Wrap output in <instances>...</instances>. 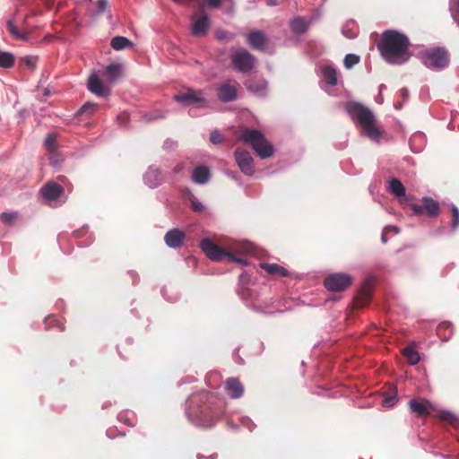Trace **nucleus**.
<instances>
[{"instance_id":"nucleus-58","label":"nucleus","mask_w":459,"mask_h":459,"mask_svg":"<svg viewBox=\"0 0 459 459\" xmlns=\"http://www.w3.org/2000/svg\"><path fill=\"white\" fill-rule=\"evenodd\" d=\"M173 1L176 2V3H182L183 2V0H173Z\"/></svg>"},{"instance_id":"nucleus-5","label":"nucleus","mask_w":459,"mask_h":459,"mask_svg":"<svg viewBox=\"0 0 459 459\" xmlns=\"http://www.w3.org/2000/svg\"><path fill=\"white\" fill-rule=\"evenodd\" d=\"M422 63L431 69H443L450 61L449 53L444 48L436 47L420 53Z\"/></svg>"},{"instance_id":"nucleus-18","label":"nucleus","mask_w":459,"mask_h":459,"mask_svg":"<svg viewBox=\"0 0 459 459\" xmlns=\"http://www.w3.org/2000/svg\"><path fill=\"white\" fill-rule=\"evenodd\" d=\"M409 407L418 417H427L431 412V404L426 400L412 399L409 402Z\"/></svg>"},{"instance_id":"nucleus-42","label":"nucleus","mask_w":459,"mask_h":459,"mask_svg":"<svg viewBox=\"0 0 459 459\" xmlns=\"http://www.w3.org/2000/svg\"><path fill=\"white\" fill-rule=\"evenodd\" d=\"M223 135L217 131L212 132L210 136V141L214 144L221 143L223 141Z\"/></svg>"},{"instance_id":"nucleus-37","label":"nucleus","mask_w":459,"mask_h":459,"mask_svg":"<svg viewBox=\"0 0 459 459\" xmlns=\"http://www.w3.org/2000/svg\"><path fill=\"white\" fill-rule=\"evenodd\" d=\"M359 62V56L354 54H348L344 57V66L348 69Z\"/></svg>"},{"instance_id":"nucleus-4","label":"nucleus","mask_w":459,"mask_h":459,"mask_svg":"<svg viewBox=\"0 0 459 459\" xmlns=\"http://www.w3.org/2000/svg\"><path fill=\"white\" fill-rule=\"evenodd\" d=\"M238 140L251 145L255 153L262 159L273 154V145L265 139L264 134L255 129L241 128L238 134Z\"/></svg>"},{"instance_id":"nucleus-44","label":"nucleus","mask_w":459,"mask_h":459,"mask_svg":"<svg viewBox=\"0 0 459 459\" xmlns=\"http://www.w3.org/2000/svg\"><path fill=\"white\" fill-rule=\"evenodd\" d=\"M108 6V0H98L97 2V12L103 13Z\"/></svg>"},{"instance_id":"nucleus-41","label":"nucleus","mask_w":459,"mask_h":459,"mask_svg":"<svg viewBox=\"0 0 459 459\" xmlns=\"http://www.w3.org/2000/svg\"><path fill=\"white\" fill-rule=\"evenodd\" d=\"M95 108H96L95 104L86 103L78 110L77 114L78 115H82V114H85V113L91 114L94 111Z\"/></svg>"},{"instance_id":"nucleus-25","label":"nucleus","mask_w":459,"mask_h":459,"mask_svg":"<svg viewBox=\"0 0 459 459\" xmlns=\"http://www.w3.org/2000/svg\"><path fill=\"white\" fill-rule=\"evenodd\" d=\"M437 333L442 340L448 341L454 333L453 325L447 321L442 322L438 325Z\"/></svg>"},{"instance_id":"nucleus-16","label":"nucleus","mask_w":459,"mask_h":459,"mask_svg":"<svg viewBox=\"0 0 459 459\" xmlns=\"http://www.w3.org/2000/svg\"><path fill=\"white\" fill-rule=\"evenodd\" d=\"M88 89L91 92L99 97H106L110 93L109 88L105 86L101 80L95 74L90 76L88 80Z\"/></svg>"},{"instance_id":"nucleus-31","label":"nucleus","mask_w":459,"mask_h":459,"mask_svg":"<svg viewBox=\"0 0 459 459\" xmlns=\"http://www.w3.org/2000/svg\"><path fill=\"white\" fill-rule=\"evenodd\" d=\"M247 88L249 91H252L258 95H264L266 91V83L264 81H250L247 83Z\"/></svg>"},{"instance_id":"nucleus-57","label":"nucleus","mask_w":459,"mask_h":459,"mask_svg":"<svg viewBox=\"0 0 459 459\" xmlns=\"http://www.w3.org/2000/svg\"><path fill=\"white\" fill-rule=\"evenodd\" d=\"M7 23H8V29H16V28L13 26V24L12 21H8V22H7Z\"/></svg>"},{"instance_id":"nucleus-51","label":"nucleus","mask_w":459,"mask_h":459,"mask_svg":"<svg viewBox=\"0 0 459 459\" xmlns=\"http://www.w3.org/2000/svg\"><path fill=\"white\" fill-rule=\"evenodd\" d=\"M355 24H356L355 20H353V19H350V20H348V21L345 22V24H344V26H343V28H342V29H347V28H349L350 26H353V25H355Z\"/></svg>"},{"instance_id":"nucleus-59","label":"nucleus","mask_w":459,"mask_h":459,"mask_svg":"<svg viewBox=\"0 0 459 459\" xmlns=\"http://www.w3.org/2000/svg\"><path fill=\"white\" fill-rule=\"evenodd\" d=\"M393 230L398 232L397 229L395 227H393Z\"/></svg>"},{"instance_id":"nucleus-10","label":"nucleus","mask_w":459,"mask_h":459,"mask_svg":"<svg viewBox=\"0 0 459 459\" xmlns=\"http://www.w3.org/2000/svg\"><path fill=\"white\" fill-rule=\"evenodd\" d=\"M234 156L241 172L249 177L253 176L255 173V165L251 154L247 151L237 149Z\"/></svg>"},{"instance_id":"nucleus-12","label":"nucleus","mask_w":459,"mask_h":459,"mask_svg":"<svg viewBox=\"0 0 459 459\" xmlns=\"http://www.w3.org/2000/svg\"><path fill=\"white\" fill-rule=\"evenodd\" d=\"M202 6L212 10L222 8L224 13L232 15L236 4L234 0H202Z\"/></svg>"},{"instance_id":"nucleus-47","label":"nucleus","mask_w":459,"mask_h":459,"mask_svg":"<svg viewBox=\"0 0 459 459\" xmlns=\"http://www.w3.org/2000/svg\"><path fill=\"white\" fill-rule=\"evenodd\" d=\"M192 207L195 212H201L204 208L203 204L197 201H192Z\"/></svg>"},{"instance_id":"nucleus-45","label":"nucleus","mask_w":459,"mask_h":459,"mask_svg":"<svg viewBox=\"0 0 459 459\" xmlns=\"http://www.w3.org/2000/svg\"><path fill=\"white\" fill-rule=\"evenodd\" d=\"M414 214H421L424 212V206L422 204H413L411 206Z\"/></svg>"},{"instance_id":"nucleus-21","label":"nucleus","mask_w":459,"mask_h":459,"mask_svg":"<svg viewBox=\"0 0 459 459\" xmlns=\"http://www.w3.org/2000/svg\"><path fill=\"white\" fill-rule=\"evenodd\" d=\"M211 172L206 166H198L193 170L192 179L196 184H205L209 181Z\"/></svg>"},{"instance_id":"nucleus-54","label":"nucleus","mask_w":459,"mask_h":459,"mask_svg":"<svg viewBox=\"0 0 459 459\" xmlns=\"http://www.w3.org/2000/svg\"><path fill=\"white\" fill-rule=\"evenodd\" d=\"M343 32H344V35L348 38L355 37V35L352 34V30H343Z\"/></svg>"},{"instance_id":"nucleus-50","label":"nucleus","mask_w":459,"mask_h":459,"mask_svg":"<svg viewBox=\"0 0 459 459\" xmlns=\"http://www.w3.org/2000/svg\"><path fill=\"white\" fill-rule=\"evenodd\" d=\"M24 62H25V64H26L29 67H30V68H32V69L34 68V66H35V65H34V61H33L31 58H30V57H26V58L24 59Z\"/></svg>"},{"instance_id":"nucleus-6","label":"nucleus","mask_w":459,"mask_h":459,"mask_svg":"<svg viewBox=\"0 0 459 459\" xmlns=\"http://www.w3.org/2000/svg\"><path fill=\"white\" fill-rule=\"evenodd\" d=\"M200 247L203 252L212 261H221L223 258H228L231 261H236L240 264H246V261L241 258H236L233 255L226 251L224 248L216 245L210 238H204L201 241Z\"/></svg>"},{"instance_id":"nucleus-20","label":"nucleus","mask_w":459,"mask_h":459,"mask_svg":"<svg viewBox=\"0 0 459 459\" xmlns=\"http://www.w3.org/2000/svg\"><path fill=\"white\" fill-rule=\"evenodd\" d=\"M247 41L253 48L257 50L264 49L267 44V39L261 30H254L249 33Z\"/></svg>"},{"instance_id":"nucleus-33","label":"nucleus","mask_w":459,"mask_h":459,"mask_svg":"<svg viewBox=\"0 0 459 459\" xmlns=\"http://www.w3.org/2000/svg\"><path fill=\"white\" fill-rule=\"evenodd\" d=\"M14 56L9 52H3L0 50V67L11 68L14 65Z\"/></svg>"},{"instance_id":"nucleus-35","label":"nucleus","mask_w":459,"mask_h":459,"mask_svg":"<svg viewBox=\"0 0 459 459\" xmlns=\"http://www.w3.org/2000/svg\"><path fill=\"white\" fill-rule=\"evenodd\" d=\"M449 9L451 12V15L454 20L457 22L459 26V0H450L449 1Z\"/></svg>"},{"instance_id":"nucleus-55","label":"nucleus","mask_w":459,"mask_h":459,"mask_svg":"<svg viewBox=\"0 0 459 459\" xmlns=\"http://www.w3.org/2000/svg\"><path fill=\"white\" fill-rule=\"evenodd\" d=\"M382 238V241H383L384 243H386L387 238H386V231H385V230L383 232V234H382V238Z\"/></svg>"},{"instance_id":"nucleus-30","label":"nucleus","mask_w":459,"mask_h":459,"mask_svg":"<svg viewBox=\"0 0 459 459\" xmlns=\"http://www.w3.org/2000/svg\"><path fill=\"white\" fill-rule=\"evenodd\" d=\"M323 77L324 80L329 85H336L337 84V72L332 66H326L323 70Z\"/></svg>"},{"instance_id":"nucleus-9","label":"nucleus","mask_w":459,"mask_h":459,"mask_svg":"<svg viewBox=\"0 0 459 459\" xmlns=\"http://www.w3.org/2000/svg\"><path fill=\"white\" fill-rule=\"evenodd\" d=\"M352 283V278L347 273H333L324 281L325 287L331 291H342Z\"/></svg>"},{"instance_id":"nucleus-29","label":"nucleus","mask_w":459,"mask_h":459,"mask_svg":"<svg viewBox=\"0 0 459 459\" xmlns=\"http://www.w3.org/2000/svg\"><path fill=\"white\" fill-rule=\"evenodd\" d=\"M389 189L397 197H402L405 195V187L403 185V183L397 178H393L390 180Z\"/></svg>"},{"instance_id":"nucleus-36","label":"nucleus","mask_w":459,"mask_h":459,"mask_svg":"<svg viewBox=\"0 0 459 459\" xmlns=\"http://www.w3.org/2000/svg\"><path fill=\"white\" fill-rule=\"evenodd\" d=\"M45 146L50 153H54L56 148V134H48L45 140Z\"/></svg>"},{"instance_id":"nucleus-11","label":"nucleus","mask_w":459,"mask_h":459,"mask_svg":"<svg viewBox=\"0 0 459 459\" xmlns=\"http://www.w3.org/2000/svg\"><path fill=\"white\" fill-rule=\"evenodd\" d=\"M173 99L185 106L195 105L204 101L202 91L186 89L176 94Z\"/></svg>"},{"instance_id":"nucleus-23","label":"nucleus","mask_w":459,"mask_h":459,"mask_svg":"<svg viewBox=\"0 0 459 459\" xmlns=\"http://www.w3.org/2000/svg\"><path fill=\"white\" fill-rule=\"evenodd\" d=\"M260 266L262 269H264L267 273L271 275H280L282 277L289 276L288 270L279 265L278 264L262 263Z\"/></svg>"},{"instance_id":"nucleus-7","label":"nucleus","mask_w":459,"mask_h":459,"mask_svg":"<svg viewBox=\"0 0 459 459\" xmlns=\"http://www.w3.org/2000/svg\"><path fill=\"white\" fill-rule=\"evenodd\" d=\"M10 32L14 39L29 42L31 45H47L56 38L51 33L41 36L39 30H10Z\"/></svg>"},{"instance_id":"nucleus-40","label":"nucleus","mask_w":459,"mask_h":459,"mask_svg":"<svg viewBox=\"0 0 459 459\" xmlns=\"http://www.w3.org/2000/svg\"><path fill=\"white\" fill-rule=\"evenodd\" d=\"M451 215H452V228L454 230L457 229L459 227V210L453 206L451 208Z\"/></svg>"},{"instance_id":"nucleus-19","label":"nucleus","mask_w":459,"mask_h":459,"mask_svg":"<svg viewBox=\"0 0 459 459\" xmlns=\"http://www.w3.org/2000/svg\"><path fill=\"white\" fill-rule=\"evenodd\" d=\"M225 390L233 399H238L244 394V386L236 377H230L225 381Z\"/></svg>"},{"instance_id":"nucleus-26","label":"nucleus","mask_w":459,"mask_h":459,"mask_svg":"<svg viewBox=\"0 0 459 459\" xmlns=\"http://www.w3.org/2000/svg\"><path fill=\"white\" fill-rule=\"evenodd\" d=\"M120 74V65L111 64L105 69L104 75L109 82L116 81Z\"/></svg>"},{"instance_id":"nucleus-46","label":"nucleus","mask_w":459,"mask_h":459,"mask_svg":"<svg viewBox=\"0 0 459 459\" xmlns=\"http://www.w3.org/2000/svg\"><path fill=\"white\" fill-rule=\"evenodd\" d=\"M128 119L129 116L126 112H123L117 116V120L119 121L120 124H126Z\"/></svg>"},{"instance_id":"nucleus-43","label":"nucleus","mask_w":459,"mask_h":459,"mask_svg":"<svg viewBox=\"0 0 459 459\" xmlns=\"http://www.w3.org/2000/svg\"><path fill=\"white\" fill-rule=\"evenodd\" d=\"M45 322L49 325H52L55 323L56 326L60 329V331L65 330V326L61 323H58L54 316L48 317Z\"/></svg>"},{"instance_id":"nucleus-56","label":"nucleus","mask_w":459,"mask_h":459,"mask_svg":"<svg viewBox=\"0 0 459 459\" xmlns=\"http://www.w3.org/2000/svg\"><path fill=\"white\" fill-rule=\"evenodd\" d=\"M407 95H408V90H407V89H405V88H403V89L402 90V96H403V97H406Z\"/></svg>"},{"instance_id":"nucleus-17","label":"nucleus","mask_w":459,"mask_h":459,"mask_svg":"<svg viewBox=\"0 0 459 459\" xmlns=\"http://www.w3.org/2000/svg\"><path fill=\"white\" fill-rule=\"evenodd\" d=\"M185 238L186 234L179 229H172L169 230L164 237L165 243L171 248H178L181 247Z\"/></svg>"},{"instance_id":"nucleus-48","label":"nucleus","mask_w":459,"mask_h":459,"mask_svg":"<svg viewBox=\"0 0 459 459\" xmlns=\"http://www.w3.org/2000/svg\"><path fill=\"white\" fill-rule=\"evenodd\" d=\"M192 34H193V36H195V37H203V36H205L206 30H192Z\"/></svg>"},{"instance_id":"nucleus-3","label":"nucleus","mask_w":459,"mask_h":459,"mask_svg":"<svg viewBox=\"0 0 459 459\" xmlns=\"http://www.w3.org/2000/svg\"><path fill=\"white\" fill-rule=\"evenodd\" d=\"M345 110L362 130V133L371 140H377L381 132L376 125V117L373 112L362 104L350 101L345 106Z\"/></svg>"},{"instance_id":"nucleus-24","label":"nucleus","mask_w":459,"mask_h":459,"mask_svg":"<svg viewBox=\"0 0 459 459\" xmlns=\"http://www.w3.org/2000/svg\"><path fill=\"white\" fill-rule=\"evenodd\" d=\"M424 212L429 217H435L439 213V204L430 197H424L422 199Z\"/></svg>"},{"instance_id":"nucleus-2","label":"nucleus","mask_w":459,"mask_h":459,"mask_svg":"<svg viewBox=\"0 0 459 459\" xmlns=\"http://www.w3.org/2000/svg\"><path fill=\"white\" fill-rule=\"evenodd\" d=\"M409 39L397 30H385L377 48L383 58L392 65H402L409 60Z\"/></svg>"},{"instance_id":"nucleus-28","label":"nucleus","mask_w":459,"mask_h":459,"mask_svg":"<svg viewBox=\"0 0 459 459\" xmlns=\"http://www.w3.org/2000/svg\"><path fill=\"white\" fill-rule=\"evenodd\" d=\"M403 355L411 365H416L420 359L419 352L411 346L404 348L403 350Z\"/></svg>"},{"instance_id":"nucleus-8","label":"nucleus","mask_w":459,"mask_h":459,"mask_svg":"<svg viewBox=\"0 0 459 459\" xmlns=\"http://www.w3.org/2000/svg\"><path fill=\"white\" fill-rule=\"evenodd\" d=\"M231 62L238 71L248 73L254 68L255 58L247 50L239 49L231 55Z\"/></svg>"},{"instance_id":"nucleus-52","label":"nucleus","mask_w":459,"mask_h":459,"mask_svg":"<svg viewBox=\"0 0 459 459\" xmlns=\"http://www.w3.org/2000/svg\"><path fill=\"white\" fill-rule=\"evenodd\" d=\"M225 37L224 35V30H217V33H216V38L218 39H223Z\"/></svg>"},{"instance_id":"nucleus-53","label":"nucleus","mask_w":459,"mask_h":459,"mask_svg":"<svg viewBox=\"0 0 459 459\" xmlns=\"http://www.w3.org/2000/svg\"><path fill=\"white\" fill-rule=\"evenodd\" d=\"M183 169V164L182 163H178L175 166L174 168V172L175 173H178L179 171H181Z\"/></svg>"},{"instance_id":"nucleus-32","label":"nucleus","mask_w":459,"mask_h":459,"mask_svg":"<svg viewBox=\"0 0 459 459\" xmlns=\"http://www.w3.org/2000/svg\"><path fill=\"white\" fill-rule=\"evenodd\" d=\"M436 417L455 427L459 424L458 418L454 413L448 411H440Z\"/></svg>"},{"instance_id":"nucleus-38","label":"nucleus","mask_w":459,"mask_h":459,"mask_svg":"<svg viewBox=\"0 0 459 459\" xmlns=\"http://www.w3.org/2000/svg\"><path fill=\"white\" fill-rule=\"evenodd\" d=\"M397 402L396 392L392 394L386 395L382 400V405L385 407H393Z\"/></svg>"},{"instance_id":"nucleus-15","label":"nucleus","mask_w":459,"mask_h":459,"mask_svg":"<svg viewBox=\"0 0 459 459\" xmlns=\"http://www.w3.org/2000/svg\"><path fill=\"white\" fill-rule=\"evenodd\" d=\"M65 189L62 186L56 182H48L41 189L40 193L42 196L49 201H55L64 193Z\"/></svg>"},{"instance_id":"nucleus-1","label":"nucleus","mask_w":459,"mask_h":459,"mask_svg":"<svg viewBox=\"0 0 459 459\" xmlns=\"http://www.w3.org/2000/svg\"><path fill=\"white\" fill-rule=\"evenodd\" d=\"M187 403L191 420L206 428L212 427L225 410L223 399L208 391L191 395Z\"/></svg>"},{"instance_id":"nucleus-34","label":"nucleus","mask_w":459,"mask_h":459,"mask_svg":"<svg viewBox=\"0 0 459 459\" xmlns=\"http://www.w3.org/2000/svg\"><path fill=\"white\" fill-rule=\"evenodd\" d=\"M208 24V17L206 15H201L191 24L190 29H207Z\"/></svg>"},{"instance_id":"nucleus-39","label":"nucleus","mask_w":459,"mask_h":459,"mask_svg":"<svg viewBox=\"0 0 459 459\" xmlns=\"http://www.w3.org/2000/svg\"><path fill=\"white\" fill-rule=\"evenodd\" d=\"M2 221L6 225H11L17 218L16 212H3L0 215Z\"/></svg>"},{"instance_id":"nucleus-14","label":"nucleus","mask_w":459,"mask_h":459,"mask_svg":"<svg viewBox=\"0 0 459 459\" xmlns=\"http://www.w3.org/2000/svg\"><path fill=\"white\" fill-rule=\"evenodd\" d=\"M238 83L223 82L218 88V98L222 102H230L237 98Z\"/></svg>"},{"instance_id":"nucleus-22","label":"nucleus","mask_w":459,"mask_h":459,"mask_svg":"<svg viewBox=\"0 0 459 459\" xmlns=\"http://www.w3.org/2000/svg\"><path fill=\"white\" fill-rule=\"evenodd\" d=\"M371 287L368 284H364L359 291V294L355 300L357 307H366L371 299Z\"/></svg>"},{"instance_id":"nucleus-27","label":"nucleus","mask_w":459,"mask_h":459,"mask_svg":"<svg viewBox=\"0 0 459 459\" xmlns=\"http://www.w3.org/2000/svg\"><path fill=\"white\" fill-rule=\"evenodd\" d=\"M110 45L115 50H122L132 47L133 43L125 37L117 36L112 39Z\"/></svg>"},{"instance_id":"nucleus-13","label":"nucleus","mask_w":459,"mask_h":459,"mask_svg":"<svg viewBox=\"0 0 459 459\" xmlns=\"http://www.w3.org/2000/svg\"><path fill=\"white\" fill-rule=\"evenodd\" d=\"M319 18L320 13L318 11H315L312 14L307 16H296L290 20V29H308Z\"/></svg>"},{"instance_id":"nucleus-49","label":"nucleus","mask_w":459,"mask_h":459,"mask_svg":"<svg viewBox=\"0 0 459 459\" xmlns=\"http://www.w3.org/2000/svg\"><path fill=\"white\" fill-rule=\"evenodd\" d=\"M265 3L268 6H277L281 4L279 0H265Z\"/></svg>"}]
</instances>
